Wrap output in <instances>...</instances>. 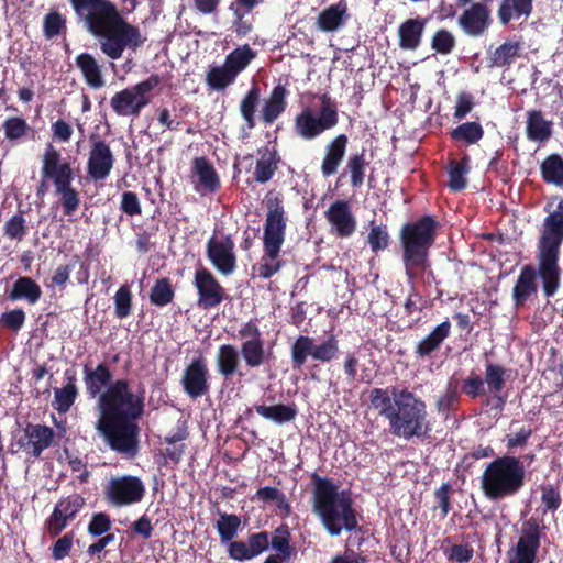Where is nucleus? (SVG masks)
I'll use <instances>...</instances> for the list:
<instances>
[{"label": "nucleus", "mask_w": 563, "mask_h": 563, "mask_svg": "<svg viewBox=\"0 0 563 563\" xmlns=\"http://www.w3.org/2000/svg\"><path fill=\"white\" fill-rule=\"evenodd\" d=\"M86 394L97 399L96 430L113 452L133 459L140 450L139 420L145 412L144 390L133 391L126 378L113 380L111 367L106 362L82 365Z\"/></svg>", "instance_id": "obj_1"}, {"label": "nucleus", "mask_w": 563, "mask_h": 563, "mask_svg": "<svg viewBox=\"0 0 563 563\" xmlns=\"http://www.w3.org/2000/svg\"><path fill=\"white\" fill-rule=\"evenodd\" d=\"M88 32L99 37L100 49L109 58L122 57L125 48L136 49L144 40L137 26L126 22L110 0H69Z\"/></svg>", "instance_id": "obj_2"}, {"label": "nucleus", "mask_w": 563, "mask_h": 563, "mask_svg": "<svg viewBox=\"0 0 563 563\" xmlns=\"http://www.w3.org/2000/svg\"><path fill=\"white\" fill-rule=\"evenodd\" d=\"M371 406L388 420L393 435L423 439L431 431L427 404L408 387L390 386L369 391Z\"/></svg>", "instance_id": "obj_3"}, {"label": "nucleus", "mask_w": 563, "mask_h": 563, "mask_svg": "<svg viewBox=\"0 0 563 563\" xmlns=\"http://www.w3.org/2000/svg\"><path fill=\"white\" fill-rule=\"evenodd\" d=\"M313 484V511L320 518L322 526L332 537L341 534L342 530L354 531L358 527L357 512L349 492H339L332 479L311 475Z\"/></svg>", "instance_id": "obj_4"}, {"label": "nucleus", "mask_w": 563, "mask_h": 563, "mask_svg": "<svg viewBox=\"0 0 563 563\" xmlns=\"http://www.w3.org/2000/svg\"><path fill=\"white\" fill-rule=\"evenodd\" d=\"M439 222L432 216H422L406 222L399 231L402 264L408 280L421 278L431 268L430 250L435 243Z\"/></svg>", "instance_id": "obj_5"}, {"label": "nucleus", "mask_w": 563, "mask_h": 563, "mask_svg": "<svg viewBox=\"0 0 563 563\" xmlns=\"http://www.w3.org/2000/svg\"><path fill=\"white\" fill-rule=\"evenodd\" d=\"M548 216L543 222V232L539 240L538 272L542 282L543 294L553 297L560 288L561 268L559 266L560 247L563 243V197L556 208L551 210L547 203Z\"/></svg>", "instance_id": "obj_6"}, {"label": "nucleus", "mask_w": 563, "mask_h": 563, "mask_svg": "<svg viewBox=\"0 0 563 563\" xmlns=\"http://www.w3.org/2000/svg\"><path fill=\"white\" fill-rule=\"evenodd\" d=\"M267 209L263 232V255L252 266V274L261 279H269L285 265L280 258L285 242L287 218L284 200L280 195L273 196L269 191L265 197Z\"/></svg>", "instance_id": "obj_7"}, {"label": "nucleus", "mask_w": 563, "mask_h": 563, "mask_svg": "<svg viewBox=\"0 0 563 563\" xmlns=\"http://www.w3.org/2000/svg\"><path fill=\"white\" fill-rule=\"evenodd\" d=\"M483 495L490 501L515 497L526 484V467L520 457L505 454L486 464L481 477Z\"/></svg>", "instance_id": "obj_8"}, {"label": "nucleus", "mask_w": 563, "mask_h": 563, "mask_svg": "<svg viewBox=\"0 0 563 563\" xmlns=\"http://www.w3.org/2000/svg\"><path fill=\"white\" fill-rule=\"evenodd\" d=\"M41 178L36 195L44 196L47 191L46 180H51L64 214L71 217L80 205L79 192L71 186L75 174L70 163L52 144L46 145L42 155Z\"/></svg>", "instance_id": "obj_9"}, {"label": "nucleus", "mask_w": 563, "mask_h": 563, "mask_svg": "<svg viewBox=\"0 0 563 563\" xmlns=\"http://www.w3.org/2000/svg\"><path fill=\"white\" fill-rule=\"evenodd\" d=\"M291 534L287 525H282L271 534L268 531L253 532L246 541H238L229 544L227 549L230 559L239 562L250 561L271 547L276 554L291 560L297 555V550L291 544Z\"/></svg>", "instance_id": "obj_10"}, {"label": "nucleus", "mask_w": 563, "mask_h": 563, "mask_svg": "<svg viewBox=\"0 0 563 563\" xmlns=\"http://www.w3.org/2000/svg\"><path fill=\"white\" fill-rule=\"evenodd\" d=\"M319 99L321 104L317 114L311 108L307 107L294 119V132L305 141L319 137L339 123L336 102L328 93H323Z\"/></svg>", "instance_id": "obj_11"}, {"label": "nucleus", "mask_w": 563, "mask_h": 563, "mask_svg": "<svg viewBox=\"0 0 563 563\" xmlns=\"http://www.w3.org/2000/svg\"><path fill=\"white\" fill-rule=\"evenodd\" d=\"M161 81L157 74H152L145 80L115 92L110 99L113 112L119 117H139L151 102V92Z\"/></svg>", "instance_id": "obj_12"}, {"label": "nucleus", "mask_w": 563, "mask_h": 563, "mask_svg": "<svg viewBox=\"0 0 563 563\" xmlns=\"http://www.w3.org/2000/svg\"><path fill=\"white\" fill-rule=\"evenodd\" d=\"M339 352V340L335 334H330L319 344H316L312 336L299 335L290 347L291 365L294 369H301L309 356L314 361L328 363L336 358Z\"/></svg>", "instance_id": "obj_13"}, {"label": "nucleus", "mask_w": 563, "mask_h": 563, "mask_svg": "<svg viewBox=\"0 0 563 563\" xmlns=\"http://www.w3.org/2000/svg\"><path fill=\"white\" fill-rule=\"evenodd\" d=\"M145 485L133 475L112 477L104 488L106 500L118 508L137 504L145 496Z\"/></svg>", "instance_id": "obj_14"}, {"label": "nucleus", "mask_w": 563, "mask_h": 563, "mask_svg": "<svg viewBox=\"0 0 563 563\" xmlns=\"http://www.w3.org/2000/svg\"><path fill=\"white\" fill-rule=\"evenodd\" d=\"M238 336L243 341L240 353L246 366L256 368L268 361L271 353L265 350L257 320L251 319L243 323L238 331Z\"/></svg>", "instance_id": "obj_15"}, {"label": "nucleus", "mask_w": 563, "mask_h": 563, "mask_svg": "<svg viewBox=\"0 0 563 563\" xmlns=\"http://www.w3.org/2000/svg\"><path fill=\"white\" fill-rule=\"evenodd\" d=\"M86 506V499L79 494L60 498L44 522V528L51 538L58 537Z\"/></svg>", "instance_id": "obj_16"}, {"label": "nucleus", "mask_w": 563, "mask_h": 563, "mask_svg": "<svg viewBox=\"0 0 563 563\" xmlns=\"http://www.w3.org/2000/svg\"><path fill=\"white\" fill-rule=\"evenodd\" d=\"M183 391L192 400L210 393V373L205 356L194 357L184 368L180 378Z\"/></svg>", "instance_id": "obj_17"}, {"label": "nucleus", "mask_w": 563, "mask_h": 563, "mask_svg": "<svg viewBox=\"0 0 563 563\" xmlns=\"http://www.w3.org/2000/svg\"><path fill=\"white\" fill-rule=\"evenodd\" d=\"M192 284L198 295L197 305L203 310L217 308L228 297L224 287L206 267L196 269Z\"/></svg>", "instance_id": "obj_18"}, {"label": "nucleus", "mask_w": 563, "mask_h": 563, "mask_svg": "<svg viewBox=\"0 0 563 563\" xmlns=\"http://www.w3.org/2000/svg\"><path fill=\"white\" fill-rule=\"evenodd\" d=\"M55 435L54 429L46 424L27 422L16 440V445L26 456L40 459L54 444Z\"/></svg>", "instance_id": "obj_19"}, {"label": "nucleus", "mask_w": 563, "mask_h": 563, "mask_svg": "<svg viewBox=\"0 0 563 563\" xmlns=\"http://www.w3.org/2000/svg\"><path fill=\"white\" fill-rule=\"evenodd\" d=\"M234 242L230 235L222 239L211 236L207 242V257L213 267L223 276L233 274L236 268Z\"/></svg>", "instance_id": "obj_20"}, {"label": "nucleus", "mask_w": 563, "mask_h": 563, "mask_svg": "<svg viewBox=\"0 0 563 563\" xmlns=\"http://www.w3.org/2000/svg\"><path fill=\"white\" fill-rule=\"evenodd\" d=\"M540 529L537 523H526L516 547L508 551V563H536L540 548Z\"/></svg>", "instance_id": "obj_21"}, {"label": "nucleus", "mask_w": 563, "mask_h": 563, "mask_svg": "<svg viewBox=\"0 0 563 563\" xmlns=\"http://www.w3.org/2000/svg\"><path fill=\"white\" fill-rule=\"evenodd\" d=\"M114 165V156L103 140L92 143L87 162V174L93 181L104 180Z\"/></svg>", "instance_id": "obj_22"}, {"label": "nucleus", "mask_w": 563, "mask_h": 563, "mask_svg": "<svg viewBox=\"0 0 563 563\" xmlns=\"http://www.w3.org/2000/svg\"><path fill=\"white\" fill-rule=\"evenodd\" d=\"M327 221L339 238H349L356 230V219L346 200H335L324 212Z\"/></svg>", "instance_id": "obj_23"}, {"label": "nucleus", "mask_w": 563, "mask_h": 563, "mask_svg": "<svg viewBox=\"0 0 563 563\" xmlns=\"http://www.w3.org/2000/svg\"><path fill=\"white\" fill-rule=\"evenodd\" d=\"M457 22L465 34L477 37L489 26L490 11L486 4L473 3L460 15Z\"/></svg>", "instance_id": "obj_24"}, {"label": "nucleus", "mask_w": 563, "mask_h": 563, "mask_svg": "<svg viewBox=\"0 0 563 563\" xmlns=\"http://www.w3.org/2000/svg\"><path fill=\"white\" fill-rule=\"evenodd\" d=\"M191 176L196 178L195 188L210 194L221 188L220 177L213 164L206 157H195L191 164Z\"/></svg>", "instance_id": "obj_25"}, {"label": "nucleus", "mask_w": 563, "mask_h": 563, "mask_svg": "<svg viewBox=\"0 0 563 563\" xmlns=\"http://www.w3.org/2000/svg\"><path fill=\"white\" fill-rule=\"evenodd\" d=\"M349 137L346 134H338L324 146V155L320 170L323 177H330L338 173L347 150Z\"/></svg>", "instance_id": "obj_26"}, {"label": "nucleus", "mask_w": 563, "mask_h": 563, "mask_svg": "<svg viewBox=\"0 0 563 563\" xmlns=\"http://www.w3.org/2000/svg\"><path fill=\"white\" fill-rule=\"evenodd\" d=\"M450 334L451 322L449 319H445L416 344V357L421 360L431 358L435 353L439 352L441 345L450 336Z\"/></svg>", "instance_id": "obj_27"}, {"label": "nucleus", "mask_w": 563, "mask_h": 563, "mask_svg": "<svg viewBox=\"0 0 563 563\" xmlns=\"http://www.w3.org/2000/svg\"><path fill=\"white\" fill-rule=\"evenodd\" d=\"M537 276L540 277L538 268L531 264L523 265L512 288V300L516 308L523 307L528 299L537 294Z\"/></svg>", "instance_id": "obj_28"}, {"label": "nucleus", "mask_w": 563, "mask_h": 563, "mask_svg": "<svg viewBox=\"0 0 563 563\" xmlns=\"http://www.w3.org/2000/svg\"><path fill=\"white\" fill-rule=\"evenodd\" d=\"M349 19L347 1L339 0V2L329 5L319 13L317 26L322 32L333 33L344 26Z\"/></svg>", "instance_id": "obj_29"}, {"label": "nucleus", "mask_w": 563, "mask_h": 563, "mask_svg": "<svg viewBox=\"0 0 563 563\" xmlns=\"http://www.w3.org/2000/svg\"><path fill=\"white\" fill-rule=\"evenodd\" d=\"M427 19L417 16L405 20L398 26V45L404 51H416L422 41Z\"/></svg>", "instance_id": "obj_30"}, {"label": "nucleus", "mask_w": 563, "mask_h": 563, "mask_svg": "<svg viewBox=\"0 0 563 563\" xmlns=\"http://www.w3.org/2000/svg\"><path fill=\"white\" fill-rule=\"evenodd\" d=\"M288 95L289 91L282 84L276 85L272 89L261 110V120L264 124L274 123L285 112L288 104Z\"/></svg>", "instance_id": "obj_31"}, {"label": "nucleus", "mask_w": 563, "mask_h": 563, "mask_svg": "<svg viewBox=\"0 0 563 563\" xmlns=\"http://www.w3.org/2000/svg\"><path fill=\"white\" fill-rule=\"evenodd\" d=\"M257 153L260 157L255 164L253 180L258 184H265L274 177L282 158L275 148H269L267 146L258 148Z\"/></svg>", "instance_id": "obj_32"}, {"label": "nucleus", "mask_w": 563, "mask_h": 563, "mask_svg": "<svg viewBox=\"0 0 563 563\" xmlns=\"http://www.w3.org/2000/svg\"><path fill=\"white\" fill-rule=\"evenodd\" d=\"M217 372L225 380L231 379L234 375L242 376L239 372L241 358L238 349L232 344H222L219 346L216 355Z\"/></svg>", "instance_id": "obj_33"}, {"label": "nucleus", "mask_w": 563, "mask_h": 563, "mask_svg": "<svg viewBox=\"0 0 563 563\" xmlns=\"http://www.w3.org/2000/svg\"><path fill=\"white\" fill-rule=\"evenodd\" d=\"M526 135L533 142H545L552 135V122L545 120L541 110H529L527 112Z\"/></svg>", "instance_id": "obj_34"}, {"label": "nucleus", "mask_w": 563, "mask_h": 563, "mask_svg": "<svg viewBox=\"0 0 563 563\" xmlns=\"http://www.w3.org/2000/svg\"><path fill=\"white\" fill-rule=\"evenodd\" d=\"M75 63L89 87L98 89L104 86L102 67L91 54L81 53L77 55Z\"/></svg>", "instance_id": "obj_35"}, {"label": "nucleus", "mask_w": 563, "mask_h": 563, "mask_svg": "<svg viewBox=\"0 0 563 563\" xmlns=\"http://www.w3.org/2000/svg\"><path fill=\"white\" fill-rule=\"evenodd\" d=\"M42 296L40 285L29 276L19 277L10 292L9 299L12 301L26 300L30 305L36 303Z\"/></svg>", "instance_id": "obj_36"}, {"label": "nucleus", "mask_w": 563, "mask_h": 563, "mask_svg": "<svg viewBox=\"0 0 563 563\" xmlns=\"http://www.w3.org/2000/svg\"><path fill=\"white\" fill-rule=\"evenodd\" d=\"M253 408L257 415L277 424L291 422L298 415V410L295 404H278L274 406L254 405Z\"/></svg>", "instance_id": "obj_37"}, {"label": "nucleus", "mask_w": 563, "mask_h": 563, "mask_svg": "<svg viewBox=\"0 0 563 563\" xmlns=\"http://www.w3.org/2000/svg\"><path fill=\"white\" fill-rule=\"evenodd\" d=\"M368 163L365 158V151L353 153L349 156L344 172L338 177L339 183L346 174L350 176V184L353 188H360L364 184L365 170Z\"/></svg>", "instance_id": "obj_38"}, {"label": "nucleus", "mask_w": 563, "mask_h": 563, "mask_svg": "<svg viewBox=\"0 0 563 563\" xmlns=\"http://www.w3.org/2000/svg\"><path fill=\"white\" fill-rule=\"evenodd\" d=\"M470 157L467 155L463 156L460 161L452 159L449 163L448 174H449V183L448 186L453 192H460L466 188L467 179L466 175L468 174L470 166Z\"/></svg>", "instance_id": "obj_39"}, {"label": "nucleus", "mask_w": 563, "mask_h": 563, "mask_svg": "<svg viewBox=\"0 0 563 563\" xmlns=\"http://www.w3.org/2000/svg\"><path fill=\"white\" fill-rule=\"evenodd\" d=\"M532 8V0H503L498 9V18L503 24H508L514 19L529 16Z\"/></svg>", "instance_id": "obj_40"}, {"label": "nucleus", "mask_w": 563, "mask_h": 563, "mask_svg": "<svg viewBox=\"0 0 563 563\" xmlns=\"http://www.w3.org/2000/svg\"><path fill=\"white\" fill-rule=\"evenodd\" d=\"M261 100V88L254 84L240 102V113L249 130L256 126V111Z\"/></svg>", "instance_id": "obj_41"}, {"label": "nucleus", "mask_w": 563, "mask_h": 563, "mask_svg": "<svg viewBox=\"0 0 563 563\" xmlns=\"http://www.w3.org/2000/svg\"><path fill=\"white\" fill-rule=\"evenodd\" d=\"M219 519L216 522V529L220 537V541L223 544H230L234 541L233 539L238 534L241 529V518L235 514H227L223 511H218Z\"/></svg>", "instance_id": "obj_42"}, {"label": "nucleus", "mask_w": 563, "mask_h": 563, "mask_svg": "<svg viewBox=\"0 0 563 563\" xmlns=\"http://www.w3.org/2000/svg\"><path fill=\"white\" fill-rule=\"evenodd\" d=\"M256 53L247 45H243L229 53L224 66L235 76L242 73L255 58Z\"/></svg>", "instance_id": "obj_43"}, {"label": "nucleus", "mask_w": 563, "mask_h": 563, "mask_svg": "<svg viewBox=\"0 0 563 563\" xmlns=\"http://www.w3.org/2000/svg\"><path fill=\"white\" fill-rule=\"evenodd\" d=\"M520 44L518 42H505L495 51L489 52V65L492 67H507L510 66L520 53Z\"/></svg>", "instance_id": "obj_44"}, {"label": "nucleus", "mask_w": 563, "mask_h": 563, "mask_svg": "<svg viewBox=\"0 0 563 563\" xmlns=\"http://www.w3.org/2000/svg\"><path fill=\"white\" fill-rule=\"evenodd\" d=\"M544 183L563 186V158L559 154L547 156L540 166Z\"/></svg>", "instance_id": "obj_45"}, {"label": "nucleus", "mask_w": 563, "mask_h": 563, "mask_svg": "<svg viewBox=\"0 0 563 563\" xmlns=\"http://www.w3.org/2000/svg\"><path fill=\"white\" fill-rule=\"evenodd\" d=\"M43 35L46 40H52L67 33V19L57 10H49L43 18Z\"/></svg>", "instance_id": "obj_46"}, {"label": "nucleus", "mask_w": 563, "mask_h": 563, "mask_svg": "<svg viewBox=\"0 0 563 563\" xmlns=\"http://www.w3.org/2000/svg\"><path fill=\"white\" fill-rule=\"evenodd\" d=\"M507 368L498 363H485L484 383L489 394L501 393L506 385Z\"/></svg>", "instance_id": "obj_47"}, {"label": "nucleus", "mask_w": 563, "mask_h": 563, "mask_svg": "<svg viewBox=\"0 0 563 563\" xmlns=\"http://www.w3.org/2000/svg\"><path fill=\"white\" fill-rule=\"evenodd\" d=\"M484 136V129L481 123L471 121L459 124L450 132V137L456 142L476 144Z\"/></svg>", "instance_id": "obj_48"}, {"label": "nucleus", "mask_w": 563, "mask_h": 563, "mask_svg": "<svg viewBox=\"0 0 563 563\" xmlns=\"http://www.w3.org/2000/svg\"><path fill=\"white\" fill-rule=\"evenodd\" d=\"M174 298L175 290L167 277L157 279L151 288L150 302L155 307H165L172 303Z\"/></svg>", "instance_id": "obj_49"}, {"label": "nucleus", "mask_w": 563, "mask_h": 563, "mask_svg": "<svg viewBox=\"0 0 563 563\" xmlns=\"http://www.w3.org/2000/svg\"><path fill=\"white\" fill-rule=\"evenodd\" d=\"M2 129L4 137L12 143L22 140L29 132L33 131L27 121L18 115L8 117L2 123Z\"/></svg>", "instance_id": "obj_50"}, {"label": "nucleus", "mask_w": 563, "mask_h": 563, "mask_svg": "<svg viewBox=\"0 0 563 563\" xmlns=\"http://www.w3.org/2000/svg\"><path fill=\"white\" fill-rule=\"evenodd\" d=\"M451 537H446L442 542L443 554L449 562L468 563L474 555V549L471 544H452Z\"/></svg>", "instance_id": "obj_51"}, {"label": "nucleus", "mask_w": 563, "mask_h": 563, "mask_svg": "<svg viewBox=\"0 0 563 563\" xmlns=\"http://www.w3.org/2000/svg\"><path fill=\"white\" fill-rule=\"evenodd\" d=\"M255 498L263 503L276 504V507L285 515L289 516L291 512V506L287 500L286 495L276 487L265 486L255 493Z\"/></svg>", "instance_id": "obj_52"}, {"label": "nucleus", "mask_w": 563, "mask_h": 563, "mask_svg": "<svg viewBox=\"0 0 563 563\" xmlns=\"http://www.w3.org/2000/svg\"><path fill=\"white\" fill-rule=\"evenodd\" d=\"M236 77L224 66L211 67L207 73V84L217 91L224 90L235 81Z\"/></svg>", "instance_id": "obj_53"}, {"label": "nucleus", "mask_w": 563, "mask_h": 563, "mask_svg": "<svg viewBox=\"0 0 563 563\" xmlns=\"http://www.w3.org/2000/svg\"><path fill=\"white\" fill-rule=\"evenodd\" d=\"M78 397V388L63 386L54 389L53 407L59 413H66L70 410Z\"/></svg>", "instance_id": "obj_54"}, {"label": "nucleus", "mask_w": 563, "mask_h": 563, "mask_svg": "<svg viewBox=\"0 0 563 563\" xmlns=\"http://www.w3.org/2000/svg\"><path fill=\"white\" fill-rule=\"evenodd\" d=\"M367 242L373 253L377 254L386 250L390 243V235L385 224L376 225L374 221L371 222V230L367 235Z\"/></svg>", "instance_id": "obj_55"}, {"label": "nucleus", "mask_w": 563, "mask_h": 563, "mask_svg": "<svg viewBox=\"0 0 563 563\" xmlns=\"http://www.w3.org/2000/svg\"><path fill=\"white\" fill-rule=\"evenodd\" d=\"M113 301L117 318H128L132 311V292L130 286L122 285L114 294Z\"/></svg>", "instance_id": "obj_56"}, {"label": "nucleus", "mask_w": 563, "mask_h": 563, "mask_svg": "<svg viewBox=\"0 0 563 563\" xmlns=\"http://www.w3.org/2000/svg\"><path fill=\"white\" fill-rule=\"evenodd\" d=\"M431 48L441 55H449L455 47L454 35L446 29L438 30L431 37Z\"/></svg>", "instance_id": "obj_57"}, {"label": "nucleus", "mask_w": 563, "mask_h": 563, "mask_svg": "<svg viewBox=\"0 0 563 563\" xmlns=\"http://www.w3.org/2000/svg\"><path fill=\"white\" fill-rule=\"evenodd\" d=\"M112 521L106 512H95L88 523L87 531L91 537H101L111 533Z\"/></svg>", "instance_id": "obj_58"}, {"label": "nucleus", "mask_w": 563, "mask_h": 563, "mask_svg": "<svg viewBox=\"0 0 563 563\" xmlns=\"http://www.w3.org/2000/svg\"><path fill=\"white\" fill-rule=\"evenodd\" d=\"M26 234V221L21 212L12 216L4 224V235L21 241Z\"/></svg>", "instance_id": "obj_59"}, {"label": "nucleus", "mask_w": 563, "mask_h": 563, "mask_svg": "<svg viewBox=\"0 0 563 563\" xmlns=\"http://www.w3.org/2000/svg\"><path fill=\"white\" fill-rule=\"evenodd\" d=\"M541 501L544 505V512L555 511L560 508L562 498L558 486L552 484L541 485Z\"/></svg>", "instance_id": "obj_60"}, {"label": "nucleus", "mask_w": 563, "mask_h": 563, "mask_svg": "<svg viewBox=\"0 0 563 563\" xmlns=\"http://www.w3.org/2000/svg\"><path fill=\"white\" fill-rule=\"evenodd\" d=\"M461 391L471 399L486 395L484 378L479 375H470L463 380Z\"/></svg>", "instance_id": "obj_61"}, {"label": "nucleus", "mask_w": 563, "mask_h": 563, "mask_svg": "<svg viewBox=\"0 0 563 563\" xmlns=\"http://www.w3.org/2000/svg\"><path fill=\"white\" fill-rule=\"evenodd\" d=\"M26 314L21 308H16L0 316V327L18 332L25 322Z\"/></svg>", "instance_id": "obj_62"}, {"label": "nucleus", "mask_w": 563, "mask_h": 563, "mask_svg": "<svg viewBox=\"0 0 563 563\" xmlns=\"http://www.w3.org/2000/svg\"><path fill=\"white\" fill-rule=\"evenodd\" d=\"M475 107L474 96L467 91H462L456 96V103L454 107L453 117L455 120L461 121L464 119Z\"/></svg>", "instance_id": "obj_63"}, {"label": "nucleus", "mask_w": 563, "mask_h": 563, "mask_svg": "<svg viewBox=\"0 0 563 563\" xmlns=\"http://www.w3.org/2000/svg\"><path fill=\"white\" fill-rule=\"evenodd\" d=\"M74 538H75L74 531H69L57 539V541L53 544V547L51 549L52 558L55 561L63 560L69 554V552L73 548V544H74Z\"/></svg>", "instance_id": "obj_64"}]
</instances>
